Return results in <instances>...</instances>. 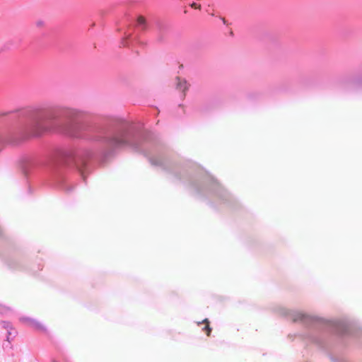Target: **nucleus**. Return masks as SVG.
<instances>
[{
	"label": "nucleus",
	"mask_w": 362,
	"mask_h": 362,
	"mask_svg": "<svg viewBox=\"0 0 362 362\" xmlns=\"http://www.w3.org/2000/svg\"><path fill=\"white\" fill-rule=\"evenodd\" d=\"M83 112L65 106L44 109L27 107L0 114V151L4 144L17 145L30 137L54 133L71 139H79L86 146L76 149L53 147L44 156H27L21 168L29 181L45 173L63 189L71 192L74 186L64 175L74 170L85 180L93 162L104 163L117 151L129 147L146 157L152 165L173 174L187 184L200 198L212 204L232 206L235 199L208 172L194 163L178 166L170 158V150L162 139L152 132H142L139 127L122 118L100 116L82 122ZM3 229L0 226V237Z\"/></svg>",
	"instance_id": "obj_1"
},
{
	"label": "nucleus",
	"mask_w": 362,
	"mask_h": 362,
	"mask_svg": "<svg viewBox=\"0 0 362 362\" xmlns=\"http://www.w3.org/2000/svg\"><path fill=\"white\" fill-rule=\"evenodd\" d=\"M282 315L300 325L297 337L308 346L326 351L332 362H351L343 350L351 340L362 338V328L347 322H333L315 315L282 308Z\"/></svg>",
	"instance_id": "obj_2"
},
{
	"label": "nucleus",
	"mask_w": 362,
	"mask_h": 362,
	"mask_svg": "<svg viewBox=\"0 0 362 362\" xmlns=\"http://www.w3.org/2000/svg\"><path fill=\"white\" fill-rule=\"evenodd\" d=\"M117 32L120 35V43L123 47L132 49L137 46L144 47V42L139 38V31L147 28L146 18L141 15H132L125 11L122 18L117 23Z\"/></svg>",
	"instance_id": "obj_3"
},
{
	"label": "nucleus",
	"mask_w": 362,
	"mask_h": 362,
	"mask_svg": "<svg viewBox=\"0 0 362 362\" xmlns=\"http://www.w3.org/2000/svg\"><path fill=\"white\" fill-rule=\"evenodd\" d=\"M340 86L346 90L362 89V73L341 79Z\"/></svg>",
	"instance_id": "obj_4"
},
{
	"label": "nucleus",
	"mask_w": 362,
	"mask_h": 362,
	"mask_svg": "<svg viewBox=\"0 0 362 362\" xmlns=\"http://www.w3.org/2000/svg\"><path fill=\"white\" fill-rule=\"evenodd\" d=\"M6 264L8 267L13 270H18L22 268L21 262L16 257H8L6 259Z\"/></svg>",
	"instance_id": "obj_5"
},
{
	"label": "nucleus",
	"mask_w": 362,
	"mask_h": 362,
	"mask_svg": "<svg viewBox=\"0 0 362 362\" xmlns=\"http://www.w3.org/2000/svg\"><path fill=\"white\" fill-rule=\"evenodd\" d=\"M21 321L28 322L32 327H33L36 330L45 332L46 331L45 327L40 322H37L34 319L30 317H21Z\"/></svg>",
	"instance_id": "obj_6"
},
{
	"label": "nucleus",
	"mask_w": 362,
	"mask_h": 362,
	"mask_svg": "<svg viewBox=\"0 0 362 362\" xmlns=\"http://www.w3.org/2000/svg\"><path fill=\"white\" fill-rule=\"evenodd\" d=\"M176 81V88L182 92V98H184L185 92L188 90L189 84L186 80L180 77H177Z\"/></svg>",
	"instance_id": "obj_7"
},
{
	"label": "nucleus",
	"mask_w": 362,
	"mask_h": 362,
	"mask_svg": "<svg viewBox=\"0 0 362 362\" xmlns=\"http://www.w3.org/2000/svg\"><path fill=\"white\" fill-rule=\"evenodd\" d=\"M16 334L17 332L13 327H12V329H9L7 332L6 341H8V344H10L11 341L13 339V338L16 337Z\"/></svg>",
	"instance_id": "obj_8"
},
{
	"label": "nucleus",
	"mask_w": 362,
	"mask_h": 362,
	"mask_svg": "<svg viewBox=\"0 0 362 362\" xmlns=\"http://www.w3.org/2000/svg\"><path fill=\"white\" fill-rule=\"evenodd\" d=\"M199 324H206V326L203 328V330L206 331L207 336H209L211 332V328L209 327V321L207 318L204 319L202 322Z\"/></svg>",
	"instance_id": "obj_9"
},
{
	"label": "nucleus",
	"mask_w": 362,
	"mask_h": 362,
	"mask_svg": "<svg viewBox=\"0 0 362 362\" xmlns=\"http://www.w3.org/2000/svg\"><path fill=\"white\" fill-rule=\"evenodd\" d=\"M0 325L2 328L5 329L7 330V332L9 330V329H12V327H13V325L11 322H7V321H1L0 322Z\"/></svg>",
	"instance_id": "obj_10"
},
{
	"label": "nucleus",
	"mask_w": 362,
	"mask_h": 362,
	"mask_svg": "<svg viewBox=\"0 0 362 362\" xmlns=\"http://www.w3.org/2000/svg\"><path fill=\"white\" fill-rule=\"evenodd\" d=\"M190 6L192 8H194V9H201V5L200 4H197V3L195 2H193L192 4H189Z\"/></svg>",
	"instance_id": "obj_11"
},
{
	"label": "nucleus",
	"mask_w": 362,
	"mask_h": 362,
	"mask_svg": "<svg viewBox=\"0 0 362 362\" xmlns=\"http://www.w3.org/2000/svg\"><path fill=\"white\" fill-rule=\"evenodd\" d=\"M36 26L38 28H41L45 25V21L42 20H38L36 21Z\"/></svg>",
	"instance_id": "obj_12"
},
{
	"label": "nucleus",
	"mask_w": 362,
	"mask_h": 362,
	"mask_svg": "<svg viewBox=\"0 0 362 362\" xmlns=\"http://www.w3.org/2000/svg\"><path fill=\"white\" fill-rule=\"evenodd\" d=\"M221 18L223 21V24L228 25L227 21H226V20L224 18Z\"/></svg>",
	"instance_id": "obj_13"
},
{
	"label": "nucleus",
	"mask_w": 362,
	"mask_h": 362,
	"mask_svg": "<svg viewBox=\"0 0 362 362\" xmlns=\"http://www.w3.org/2000/svg\"><path fill=\"white\" fill-rule=\"evenodd\" d=\"M155 111L156 112V115H158V109H155Z\"/></svg>",
	"instance_id": "obj_14"
},
{
	"label": "nucleus",
	"mask_w": 362,
	"mask_h": 362,
	"mask_svg": "<svg viewBox=\"0 0 362 362\" xmlns=\"http://www.w3.org/2000/svg\"><path fill=\"white\" fill-rule=\"evenodd\" d=\"M3 346H4V347H7V346H8V345H6V344H3Z\"/></svg>",
	"instance_id": "obj_15"
},
{
	"label": "nucleus",
	"mask_w": 362,
	"mask_h": 362,
	"mask_svg": "<svg viewBox=\"0 0 362 362\" xmlns=\"http://www.w3.org/2000/svg\"><path fill=\"white\" fill-rule=\"evenodd\" d=\"M52 362H57L55 359H53Z\"/></svg>",
	"instance_id": "obj_16"
},
{
	"label": "nucleus",
	"mask_w": 362,
	"mask_h": 362,
	"mask_svg": "<svg viewBox=\"0 0 362 362\" xmlns=\"http://www.w3.org/2000/svg\"><path fill=\"white\" fill-rule=\"evenodd\" d=\"M135 52H136L137 54L139 53V51L137 49L135 50Z\"/></svg>",
	"instance_id": "obj_17"
}]
</instances>
